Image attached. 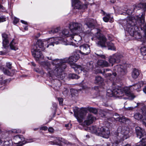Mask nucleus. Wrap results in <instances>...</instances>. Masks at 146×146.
<instances>
[{
    "label": "nucleus",
    "instance_id": "obj_50",
    "mask_svg": "<svg viewBox=\"0 0 146 146\" xmlns=\"http://www.w3.org/2000/svg\"><path fill=\"white\" fill-rule=\"evenodd\" d=\"M126 12L129 15H131L133 13L132 10L129 9H127L126 11Z\"/></svg>",
    "mask_w": 146,
    "mask_h": 146
},
{
    "label": "nucleus",
    "instance_id": "obj_61",
    "mask_svg": "<svg viewBox=\"0 0 146 146\" xmlns=\"http://www.w3.org/2000/svg\"><path fill=\"white\" fill-rule=\"evenodd\" d=\"M11 79H8L5 80H4L5 82H10L11 81Z\"/></svg>",
    "mask_w": 146,
    "mask_h": 146
},
{
    "label": "nucleus",
    "instance_id": "obj_35",
    "mask_svg": "<svg viewBox=\"0 0 146 146\" xmlns=\"http://www.w3.org/2000/svg\"><path fill=\"white\" fill-rule=\"evenodd\" d=\"M95 82H103L104 81L103 78L100 76H96L95 78Z\"/></svg>",
    "mask_w": 146,
    "mask_h": 146
},
{
    "label": "nucleus",
    "instance_id": "obj_19",
    "mask_svg": "<svg viewBox=\"0 0 146 146\" xmlns=\"http://www.w3.org/2000/svg\"><path fill=\"white\" fill-rule=\"evenodd\" d=\"M74 5V8L80 9L82 8H85L87 7V5L85 4L84 6L79 0H72Z\"/></svg>",
    "mask_w": 146,
    "mask_h": 146
},
{
    "label": "nucleus",
    "instance_id": "obj_45",
    "mask_svg": "<svg viewBox=\"0 0 146 146\" xmlns=\"http://www.w3.org/2000/svg\"><path fill=\"white\" fill-rule=\"evenodd\" d=\"M10 143L9 141H5L3 146H10Z\"/></svg>",
    "mask_w": 146,
    "mask_h": 146
},
{
    "label": "nucleus",
    "instance_id": "obj_43",
    "mask_svg": "<svg viewBox=\"0 0 146 146\" xmlns=\"http://www.w3.org/2000/svg\"><path fill=\"white\" fill-rule=\"evenodd\" d=\"M58 100L59 102V104L60 105H62L63 99L62 98H58Z\"/></svg>",
    "mask_w": 146,
    "mask_h": 146
},
{
    "label": "nucleus",
    "instance_id": "obj_24",
    "mask_svg": "<svg viewBox=\"0 0 146 146\" xmlns=\"http://www.w3.org/2000/svg\"><path fill=\"white\" fill-rule=\"evenodd\" d=\"M104 14L105 16L103 17V19L104 22H109L112 23L113 21V16L111 14L105 13L104 12Z\"/></svg>",
    "mask_w": 146,
    "mask_h": 146
},
{
    "label": "nucleus",
    "instance_id": "obj_15",
    "mask_svg": "<svg viewBox=\"0 0 146 146\" xmlns=\"http://www.w3.org/2000/svg\"><path fill=\"white\" fill-rule=\"evenodd\" d=\"M106 95L107 96L111 97L114 96L116 97H119L120 96L123 95V94L121 91L118 88H116L112 90L108 89L107 91Z\"/></svg>",
    "mask_w": 146,
    "mask_h": 146
},
{
    "label": "nucleus",
    "instance_id": "obj_37",
    "mask_svg": "<svg viewBox=\"0 0 146 146\" xmlns=\"http://www.w3.org/2000/svg\"><path fill=\"white\" fill-rule=\"evenodd\" d=\"M141 52L143 55H146V47L145 46L141 47L140 49Z\"/></svg>",
    "mask_w": 146,
    "mask_h": 146
},
{
    "label": "nucleus",
    "instance_id": "obj_28",
    "mask_svg": "<svg viewBox=\"0 0 146 146\" xmlns=\"http://www.w3.org/2000/svg\"><path fill=\"white\" fill-rule=\"evenodd\" d=\"M97 63L98 65L102 67H108L110 65L107 61L102 60H98L97 62Z\"/></svg>",
    "mask_w": 146,
    "mask_h": 146
},
{
    "label": "nucleus",
    "instance_id": "obj_49",
    "mask_svg": "<svg viewBox=\"0 0 146 146\" xmlns=\"http://www.w3.org/2000/svg\"><path fill=\"white\" fill-rule=\"evenodd\" d=\"M19 19L16 18H15L13 21V23L15 24L17 23L19 21Z\"/></svg>",
    "mask_w": 146,
    "mask_h": 146
},
{
    "label": "nucleus",
    "instance_id": "obj_5",
    "mask_svg": "<svg viewBox=\"0 0 146 146\" xmlns=\"http://www.w3.org/2000/svg\"><path fill=\"white\" fill-rule=\"evenodd\" d=\"M69 28L72 33L73 35L71 36L70 39L74 40L76 42H79L82 40L81 37L76 34L81 32L82 31V25L80 23L73 22L69 24Z\"/></svg>",
    "mask_w": 146,
    "mask_h": 146
},
{
    "label": "nucleus",
    "instance_id": "obj_3",
    "mask_svg": "<svg viewBox=\"0 0 146 146\" xmlns=\"http://www.w3.org/2000/svg\"><path fill=\"white\" fill-rule=\"evenodd\" d=\"M48 43L47 41L38 40L36 44L34 45L31 50L32 55L36 61H38L40 58H42L43 56L41 51H44L45 45Z\"/></svg>",
    "mask_w": 146,
    "mask_h": 146
},
{
    "label": "nucleus",
    "instance_id": "obj_2",
    "mask_svg": "<svg viewBox=\"0 0 146 146\" xmlns=\"http://www.w3.org/2000/svg\"><path fill=\"white\" fill-rule=\"evenodd\" d=\"M145 14L143 12L142 13L141 17L138 18L137 21L135 19H133L131 17H129L126 20L127 27L126 31L131 36L134 37L138 40L141 38V35L139 31V29H141L139 20L142 17H143L145 20Z\"/></svg>",
    "mask_w": 146,
    "mask_h": 146
},
{
    "label": "nucleus",
    "instance_id": "obj_52",
    "mask_svg": "<svg viewBox=\"0 0 146 146\" xmlns=\"http://www.w3.org/2000/svg\"><path fill=\"white\" fill-rule=\"evenodd\" d=\"M40 129L46 131L48 129L47 127L46 126H43L40 128Z\"/></svg>",
    "mask_w": 146,
    "mask_h": 146
},
{
    "label": "nucleus",
    "instance_id": "obj_39",
    "mask_svg": "<svg viewBox=\"0 0 146 146\" xmlns=\"http://www.w3.org/2000/svg\"><path fill=\"white\" fill-rule=\"evenodd\" d=\"M62 94L65 96H67L70 94V93L68 89L65 88L62 92Z\"/></svg>",
    "mask_w": 146,
    "mask_h": 146
},
{
    "label": "nucleus",
    "instance_id": "obj_7",
    "mask_svg": "<svg viewBox=\"0 0 146 146\" xmlns=\"http://www.w3.org/2000/svg\"><path fill=\"white\" fill-rule=\"evenodd\" d=\"M117 133L113 138L114 141L115 140L123 141L129 137V129L127 126H120L117 129Z\"/></svg>",
    "mask_w": 146,
    "mask_h": 146
},
{
    "label": "nucleus",
    "instance_id": "obj_8",
    "mask_svg": "<svg viewBox=\"0 0 146 146\" xmlns=\"http://www.w3.org/2000/svg\"><path fill=\"white\" fill-rule=\"evenodd\" d=\"M113 70L115 72L113 73L112 74L111 73L106 74V76L107 77H110L112 75L114 76L117 75V72L120 76L125 75L127 72L126 69L123 66L120 64L116 65L114 67Z\"/></svg>",
    "mask_w": 146,
    "mask_h": 146
},
{
    "label": "nucleus",
    "instance_id": "obj_53",
    "mask_svg": "<svg viewBox=\"0 0 146 146\" xmlns=\"http://www.w3.org/2000/svg\"><path fill=\"white\" fill-rule=\"evenodd\" d=\"M48 131L50 133H52L53 132L54 129L52 127H49L48 129Z\"/></svg>",
    "mask_w": 146,
    "mask_h": 146
},
{
    "label": "nucleus",
    "instance_id": "obj_58",
    "mask_svg": "<svg viewBox=\"0 0 146 146\" xmlns=\"http://www.w3.org/2000/svg\"><path fill=\"white\" fill-rule=\"evenodd\" d=\"M35 70L36 72L38 73H40L41 72V71L40 70H39L38 68L35 69Z\"/></svg>",
    "mask_w": 146,
    "mask_h": 146
},
{
    "label": "nucleus",
    "instance_id": "obj_11",
    "mask_svg": "<svg viewBox=\"0 0 146 146\" xmlns=\"http://www.w3.org/2000/svg\"><path fill=\"white\" fill-rule=\"evenodd\" d=\"M123 56L119 53H115L109 57L108 61L112 66L115 63H118L121 61Z\"/></svg>",
    "mask_w": 146,
    "mask_h": 146
},
{
    "label": "nucleus",
    "instance_id": "obj_6",
    "mask_svg": "<svg viewBox=\"0 0 146 146\" xmlns=\"http://www.w3.org/2000/svg\"><path fill=\"white\" fill-rule=\"evenodd\" d=\"M96 35V38L99 40L98 42V45L99 46L102 47L108 46L109 50H115L116 48L114 44L111 42H106L107 39L106 37L99 31L97 32Z\"/></svg>",
    "mask_w": 146,
    "mask_h": 146
},
{
    "label": "nucleus",
    "instance_id": "obj_10",
    "mask_svg": "<svg viewBox=\"0 0 146 146\" xmlns=\"http://www.w3.org/2000/svg\"><path fill=\"white\" fill-rule=\"evenodd\" d=\"M25 140V138L22 135H16L14 137L12 142H13L15 144L21 143L20 145H22L25 143L32 142L33 141V139H27Z\"/></svg>",
    "mask_w": 146,
    "mask_h": 146
},
{
    "label": "nucleus",
    "instance_id": "obj_34",
    "mask_svg": "<svg viewBox=\"0 0 146 146\" xmlns=\"http://www.w3.org/2000/svg\"><path fill=\"white\" fill-rule=\"evenodd\" d=\"M68 77L70 78L76 79H78L80 78L79 76L75 74H70L68 75Z\"/></svg>",
    "mask_w": 146,
    "mask_h": 146
},
{
    "label": "nucleus",
    "instance_id": "obj_1",
    "mask_svg": "<svg viewBox=\"0 0 146 146\" xmlns=\"http://www.w3.org/2000/svg\"><path fill=\"white\" fill-rule=\"evenodd\" d=\"M78 51L74 52L73 55L69 58H66L62 59H55L51 57H47L48 59L52 60V64L55 65V68L54 70H52L50 68V63L46 61L43 62H41V65L48 71L47 76L48 77L49 82L57 81V78L53 79V77L55 76L58 79L59 81L60 79L63 80L66 76V74L64 73V70L66 67V62L71 64L73 62H76L80 58V56L78 53Z\"/></svg>",
    "mask_w": 146,
    "mask_h": 146
},
{
    "label": "nucleus",
    "instance_id": "obj_55",
    "mask_svg": "<svg viewBox=\"0 0 146 146\" xmlns=\"http://www.w3.org/2000/svg\"><path fill=\"white\" fill-rule=\"evenodd\" d=\"M4 79V77L3 76H0V82H1Z\"/></svg>",
    "mask_w": 146,
    "mask_h": 146
},
{
    "label": "nucleus",
    "instance_id": "obj_14",
    "mask_svg": "<svg viewBox=\"0 0 146 146\" xmlns=\"http://www.w3.org/2000/svg\"><path fill=\"white\" fill-rule=\"evenodd\" d=\"M118 89L120 90L123 94V95L120 96V97L124 96L125 94L127 96L131 98V99H133L135 97L134 94L131 93L130 87L126 86L122 88L119 87Z\"/></svg>",
    "mask_w": 146,
    "mask_h": 146
},
{
    "label": "nucleus",
    "instance_id": "obj_29",
    "mask_svg": "<svg viewBox=\"0 0 146 146\" xmlns=\"http://www.w3.org/2000/svg\"><path fill=\"white\" fill-rule=\"evenodd\" d=\"M146 112L143 114L144 116H143L141 113L139 112L136 113L134 115V118L136 120L141 121L144 118V115L146 114Z\"/></svg>",
    "mask_w": 146,
    "mask_h": 146
},
{
    "label": "nucleus",
    "instance_id": "obj_12",
    "mask_svg": "<svg viewBox=\"0 0 146 146\" xmlns=\"http://www.w3.org/2000/svg\"><path fill=\"white\" fill-rule=\"evenodd\" d=\"M98 135L108 139L110 135L109 129L107 127H102L100 128Z\"/></svg>",
    "mask_w": 146,
    "mask_h": 146
},
{
    "label": "nucleus",
    "instance_id": "obj_60",
    "mask_svg": "<svg viewBox=\"0 0 146 146\" xmlns=\"http://www.w3.org/2000/svg\"><path fill=\"white\" fill-rule=\"evenodd\" d=\"M108 39L110 40H112V37L111 36H108Z\"/></svg>",
    "mask_w": 146,
    "mask_h": 146
},
{
    "label": "nucleus",
    "instance_id": "obj_22",
    "mask_svg": "<svg viewBox=\"0 0 146 146\" xmlns=\"http://www.w3.org/2000/svg\"><path fill=\"white\" fill-rule=\"evenodd\" d=\"M95 119L96 117H94L92 115L88 114L86 120L84 121V123L85 124L88 125L92 123Z\"/></svg>",
    "mask_w": 146,
    "mask_h": 146
},
{
    "label": "nucleus",
    "instance_id": "obj_31",
    "mask_svg": "<svg viewBox=\"0 0 146 146\" xmlns=\"http://www.w3.org/2000/svg\"><path fill=\"white\" fill-rule=\"evenodd\" d=\"M56 139L55 140L54 144H55L60 146H62L61 142H63L64 139L62 138L56 137Z\"/></svg>",
    "mask_w": 146,
    "mask_h": 146
},
{
    "label": "nucleus",
    "instance_id": "obj_17",
    "mask_svg": "<svg viewBox=\"0 0 146 146\" xmlns=\"http://www.w3.org/2000/svg\"><path fill=\"white\" fill-rule=\"evenodd\" d=\"M80 50H77L78 52L83 55H88L90 52V48L88 44H83L80 46Z\"/></svg>",
    "mask_w": 146,
    "mask_h": 146
},
{
    "label": "nucleus",
    "instance_id": "obj_40",
    "mask_svg": "<svg viewBox=\"0 0 146 146\" xmlns=\"http://www.w3.org/2000/svg\"><path fill=\"white\" fill-rule=\"evenodd\" d=\"M78 91L74 89H71L70 90V93L72 96H76L78 94Z\"/></svg>",
    "mask_w": 146,
    "mask_h": 146
},
{
    "label": "nucleus",
    "instance_id": "obj_33",
    "mask_svg": "<svg viewBox=\"0 0 146 146\" xmlns=\"http://www.w3.org/2000/svg\"><path fill=\"white\" fill-rule=\"evenodd\" d=\"M60 28L59 27L56 28H52L48 31L49 33L51 35H53L59 32L60 30Z\"/></svg>",
    "mask_w": 146,
    "mask_h": 146
},
{
    "label": "nucleus",
    "instance_id": "obj_63",
    "mask_svg": "<svg viewBox=\"0 0 146 146\" xmlns=\"http://www.w3.org/2000/svg\"><path fill=\"white\" fill-rule=\"evenodd\" d=\"M0 9H4L5 8L3 7L2 5H0Z\"/></svg>",
    "mask_w": 146,
    "mask_h": 146
},
{
    "label": "nucleus",
    "instance_id": "obj_36",
    "mask_svg": "<svg viewBox=\"0 0 146 146\" xmlns=\"http://www.w3.org/2000/svg\"><path fill=\"white\" fill-rule=\"evenodd\" d=\"M88 110L90 112L92 113L95 114H96L98 112L97 109L93 108L88 107Z\"/></svg>",
    "mask_w": 146,
    "mask_h": 146
},
{
    "label": "nucleus",
    "instance_id": "obj_4",
    "mask_svg": "<svg viewBox=\"0 0 146 146\" xmlns=\"http://www.w3.org/2000/svg\"><path fill=\"white\" fill-rule=\"evenodd\" d=\"M69 33L68 30L64 29L60 33V36H61L64 37L70 36V38H71V36L72 35L69 34ZM49 40H50L51 42L47 45L46 46L47 48H48L49 45H52L53 46H54L55 44H59L61 43V41L62 44L64 45H68L72 44V45H74L73 43L72 44L69 43L67 40H63V38H61L60 37H57L54 38H52L50 39Z\"/></svg>",
    "mask_w": 146,
    "mask_h": 146
},
{
    "label": "nucleus",
    "instance_id": "obj_54",
    "mask_svg": "<svg viewBox=\"0 0 146 146\" xmlns=\"http://www.w3.org/2000/svg\"><path fill=\"white\" fill-rule=\"evenodd\" d=\"M52 106H53L54 108L55 109H56L57 106V104L55 103H52Z\"/></svg>",
    "mask_w": 146,
    "mask_h": 146
},
{
    "label": "nucleus",
    "instance_id": "obj_59",
    "mask_svg": "<svg viewBox=\"0 0 146 146\" xmlns=\"http://www.w3.org/2000/svg\"><path fill=\"white\" fill-rule=\"evenodd\" d=\"M110 70L109 69L107 68L104 69V73H105L106 72L110 71Z\"/></svg>",
    "mask_w": 146,
    "mask_h": 146
},
{
    "label": "nucleus",
    "instance_id": "obj_57",
    "mask_svg": "<svg viewBox=\"0 0 146 146\" xmlns=\"http://www.w3.org/2000/svg\"><path fill=\"white\" fill-rule=\"evenodd\" d=\"M21 22L22 23H23L25 25H27V23L26 21H24L21 20Z\"/></svg>",
    "mask_w": 146,
    "mask_h": 146
},
{
    "label": "nucleus",
    "instance_id": "obj_51",
    "mask_svg": "<svg viewBox=\"0 0 146 146\" xmlns=\"http://www.w3.org/2000/svg\"><path fill=\"white\" fill-rule=\"evenodd\" d=\"M124 108L126 110H133L134 108L133 107H128V108L125 107Z\"/></svg>",
    "mask_w": 146,
    "mask_h": 146
},
{
    "label": "nucleus",
    "instance_id": "obj_27",
    "mask_svg": "<svg viewBox=\"0 0 146 146\" xmlns=\"http://www.w3.org/2000/svg\"><path fill=\"white\" fill-rule=\"evenodd\" d=\"M140 74V71L136 68H134L131 72V76L133 79L137 78Z\"/></svg>",
    "mask_w": 146,
    "mask_h": 146
},
{
    "label": "nucleus",
    "instance_id": "obj_25",
    "mask_svg": "<svg viewBox=\"0 0 146 146\" xmlns=\"http://www.w3.org/2000/svg\"><path fill=\"white\" fill-rule=\"evenodd\" d=\"M18 43L15 39H13L9 44L11 50H16L18 49Z\"/></svg>",
    "mask_w": 146,
    "mask_h": 146
},
{
    "label": "nucleus",
    "instance_id": "obj_46",
    "mask_svg": "<svg viewBox=\"0 0 146 146\" xmlns=\"http://www.w3.org/2000/svg\"><path fill=\"white\" fill-rule=\"evenodd\" d=\"M96 54V55L97 57L98 58H104V59L105 58L106 56L104 54Z\"/></svg>",
    "mask_w": 146,
    "mask_h": 146
},
{
    "label": "nucleus",
    "instance_id": "obj_62",
    "mask_svg": "<svg viewBox=\"0 0 146 146\" xmlns=\"http://www.w3.org/2000/svg\"><path fill=\"white\" fill-rule=\"evenodd\" d=\"M143 92L145 94H146V86L143 88Z\"/></svg>",
    "mask_w": 146,
    "mask_h": 146
},
{
    "label": "nucleus",
    "instance_id": "obj_38",
    "mask_svg": "<svg viewBox=\"0 0 146 146\" xmlns=\"http://www.w3.org/2000/svg\"><path fill=\"white\" fill-rule=\"evenodd\" d=\"M86 25L89 28H94L95 26L94 24L91 21L87 22L86 24Z\"/></svg>",
    "mask_w": 146,
    "mask_h": 146
},
{
    "label": "nucleus",
    "instance_id": "obj_13",
    "mask_svg": "<svg viewBox=\"0 0 146 146\" xmlns=\"http://www.w3.org/2000/svg\"><path fill=\"white\" fill-rule=\"evenodd\" d=\"M139 25L141 29V31H143L144 33V35L143 36V38L139 39V40H140L142 41L143 43H146V24L145 22V20L143 17H142L139 20Z\"/></svg>",
    "mask_w": 146,
    "mask_h": 146
},
{
    "label": "nucleus",
    "instance_id": "obj_44",
    "mask_svg": "<svg viewBox=\"0 0 146 146\" xmlns=\"http://www.w3.org/2000/svg\"><path fill=\"white\" fill-rule=\"evenodd\" d=\"M6 66L9 69H11L12 68V64L10 62H7Z\"/></svg>",
    "mask_w": 146,
    "mask_h": 146
},
{
    "label": "nucleus",
    "instance_id": "obj_23",
    "mask_svg": "<svg viewBox=\"0 0 146 146\" xmlns=\"http://www.w3.org/2000/svg\"><path fill=\"white\" fill-rule=\"evenodd\" d=\"M73 68L76 73L79 74L82 71H83L84 73L86 72V70L84 66L77 64H75Z\"/></svg>",
    "mask_w": 146,
    "mask_h": 146
},
{
    "label": "nucleus",
    "instance_id": "obj_42",
    "mask_svg": "<svg viewBox=\"0 0 146 146\" xmlns=\"http://www.w3.org/2000/svg\"><path fill=\"white\" fill-rule=\"evenodd\" d=\"M11 131L12 133H21V130L20 129H18L17 130L16 129H13L11 130Z\"/></svg>",
    "mask_w": 146,
    "mask_h": 146
},
{
    "label": "nucleus",
    "instance_id": "obj_64",
    "mask_svg": "<svg viewBox=\"0 0 146 146\" xmlns=\"http://www.w3.org/2000/svg\"><path fill=\"white\" fill-rule=\"evenodd\" d=\"M24 29L25 30H27L28 29V27L27 26H25V27H24Z\"/></svg>",
    "mask_w": 146,
    "mask_h": 146
},
{
    "label": "nucleus",
    "instance_id": "obj_56",
    "mask_svg": "<svg viewBox=\"0 0 146 146\" xmlns=\"http://www.w3.org/2000/svg\"><path fill=\"white\" fill-rule=\"evenodd\" d=\"M102 86H96L95 87V89L96 90V88L99 90H100V88H101L102 87Z\"/></svg>",
    "mask_w": 146,
    "mask_h": 146
},
{
    "label": "nucleus",
    "instance_id": "obj_21",
    "mask_svg": "<svg viewBox=\"0 0 146 146\" xmlns=\"http://www.w3.org/2000/svg\"><path fill=\"white\" fill-rule=\"evenodd\" d=\"M0 69L5 74L9 76H13L16 72V70L15 69H13L10 72L3 66H1Z\"/></svg>",
    "mask_w": 146,
    "mask_h": 146
},
{
    "label": "nucleus",
    "instance_id": "obj_30",
    "mask_svg": "<svg viewBox=\"0 0 146 146\" xmlns=\"http://www.w3.org/2000/svg\"><path fill=\"white\" fill-rule=\"evenodd\" d=\"M140 7L141 9H143L144 12L146 11V0L145 1L143 2V1L140 2L136 7Z\"/></svg>",
    "mask_w": 146,
    "mask_h": 146
},
{
    "label": "nucleus",
    "instance_id": "obj_9",
    "mask_svg": "<svg viewBox=\"0 0 146 146\" xmlns=\"http://www.w3.org/2000/svg\"><path fill=\"white\" fill-rule=\"evenodd\" d=\"M87 114V110L85 108H82L77 111H74V115L78 122L82 123L85 116Z\"/></svg>",
    "mask_w": 146,
    "mask_h": 146
},
{
    "label": "nucleus",
    "instance_id": "obj_32",
    "mask_svg": "<svg viewBox=\"0 0 146 146\" xmlns=\"http://www.w3.org/2000/svg\"><path fill=\"white\" fill-rule=\"evenodd\" d=\"M136 146H146V137H143Z\"/></svg>",
    "mask_w": 146,
    "mask_h": 146
},
{
    "label": "nucleus",
    "instance_id": "obj_18",
    "mask_svg": "<svg viewBox=\"0 0 146 146\" xmlns=\"http://www.w3.org/2000/svg\"><path fill=\"white\" fill-rule=\"evenodd\" d=\"M135 131L137 137L140 139L146 137L145 131L143 129L139 127H137L135 128Z\"/></svg>",
    "mask_w": 146,
    "mask_h": 146
},
{
    "label": "nucleus",
    "instance_id": "obj_48",
    "mask_svg": "<svg viewBox=\"0 0 146 146\" xmlns=\"http://www.w3.org/2000/svg\"><path fill=\"white\" fill-rule=\"evenodd\" d=\"M72 125L70 123H68L65 125V127L68 129H69L71 127Z\"/></svg>",
    "mask_w": 146,
    "mask_h": 146
},
{
    "label": "nucleus",
    "instance_id": "obj_26",
    "mask_svg": "<svg viewBox=\"0 0 146 146\" xmlns=\"http://www.w3.org/2000/svg\"><path fill=\"white\" fill-rule=\"evenodd\" d=\"M88 129L91 133H94L98 135L100 128L95 126H92L88 127Z\"/></svg>",
    "mask_w": 146,
    "mask_h": 146
},
{
    "label": "nucleus",
    "instance_id": "obj_41",
    "mask_svg": "<svg viewBox=\"0 0 146 146\" xmlns=\"http://www.w3.org/2000/svg\"><path fill=\"white\" fill-rule=\"evenodd\" d=\"M56 83H58V84H57L58 85V86H56L55 87L54 86H52V87L55 90H58L59 89V88L60 87L61 85V83H60V82ZM56 84H55V85H56Z\"/></svg>",
    "mask_w": 146,
    "mask_h": 146
},
{
    "label": "nucleus",
    "instance_id": "obj_47",
    "mask_svg": "<svg viewBox=\"0 0 146 146\" xmlns=\"http://www.w3.org/2000/svg\"><path fill=\"white\" fill-rule=\"evenodd\" d=\"M6 21V18L3 16H0V23Z\"/></svg>",
    "mask_w": 146,
    "mask_h": 146
},
{
    "label": "nucleus",
    "instance_id": "obj_16",
    "mask_svg": "<svg viewBox=\"0 0 146 146\" xmlns=\"http://www.w3.org/2000/svg\"><path fill=\"white\" fill-rule=\"evenodd\" d=\"M2 36L3 46L4 48L7 49L9 47V41L11 39L10 35L4 33L2 34Z\"/></svg>",
    "mask_w": 146,
    "mask_h": 146
},
{
    "label": "nucleus",
    "instance_id": "obj_20",
    "mask_svg": "<svg viewBox=\"0 0 146 146\" xmlns=\"http://www.w3.org/2000/svg\"><path fill=\"white\" fill-rule=\"evenodd\" d=\"M119 116L118 114L116 113L113 115V117L112 119H113L116 121H118L120 122L123 123H125L127 121H128L129 120L128 119L126 118L125 117L123 116H120L119 117H116Z\"/></svg>",
    "mask_w": 146,
    "mask_h": 146
}]
</instances>
